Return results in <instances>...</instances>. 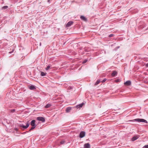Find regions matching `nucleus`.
<instances>
[{"label": "nucleus", "instance_id": "10", "mask_svg": "<svg viewBox=\"0 0 148 148\" xmlns=\"http://www.w3.org/2000/svg\"><path fill=\"white\" fill-rule=\"evenodd\" d=\"M90 145L89 143L85 144L84 145V148H90Z\"/></svg>", "mask_w": 148, "mask_h": 148}, {"label": "nucleus", "instance_id": "25", "mask_svg": "<svg viewBox=\"0 0 148 148\" xmlns=\"http://www.w3.org/2000/svg\"><path fill=\"white\" fill-rule=\"evenodd\" d=\"M114 36V34H110L109 36V37H111L113 36Z\"/></svg>", "mask_w": 148, "mask_h": 148}, {"label": "nucleus", "instance_id": "22", "mask_svg": "<svg viewBox=\"0 0 148 148\" xmlns=\"http://www.w3.org/2000/svg\"><path fill=\"white\" fill-rule=\"evenodd\" d=\"M15 111V109H12L10 110V112L11 113H13Z\"/></svg>", "mask_w": 148, "mask_h": 148}, {"label": "nucleus", "instance_id": "2", "mask_svg": "<svg viewBox=\"0 0 148 148\" xmlns=\"http://www.w3.org/2000/svg\"><path fill=\"white\" fill-rule=\"evenodd\" d=\"M37 120L41 121L42 122L44 123L45 121V119L44 117L42 116H39L37 118Z\"/></svg>", "mask_w": 148, "mask_h": 148}, {"label": "nucleus", "instance_id": "14", "mask_svg": "<svg viewBox=\"0 0 148 148\" xmlns=\"http://www.w3.org/2000/svg\"><path fill=\"white\" fill-rule=\"evenodd\" d=\"M30 90H32L36 89L35 86L33 85L29 87Z\"/></svg>", "mask_w": 148, "mask_h": 148}, {"label": "nucleus", "instance_id": "32", "mask_svg": "<svg viewBox=\"0 0 148 148\" xmlns=\"http://www.w3.org/2000/svg\"><path fill=\"white\" fill-rule=\"evenodd\" d=\"M116 48L117 49H118V48H119V46H118V47H117Z\"/></svg>", "mask_w": 148, "mask_h": 148}, {"label": "nucleus", "instance_id": "30", "mask_svg": "<svg viewBox=\"0 0 148 148\" xmlns=\"http://www.w3.org/2000/svg\"><path fill=\"white\" fill-rule=\"evenodd\" d=\"M47 2H48L50 3V0H47Z\"/></svg>", "mask_w": 148, "mask_h": 148}, {"label": "nucleus", "instance_id": "19", "mask_svg": "<svg viewBox=\"0 0 148 148\" xmlns=\"http://www.w3.org/2000/svg\"><path fill=\"white\" fill-rule=\"evenodd\" d=\"M36 127L35 126H32L31 129L29 130V132H30V131H31L32 130H33L34 129L35 127Z\"/></svg>", "mask_w": 148, "mask_h": 148}, {"label": "nucleus", "instance_id": "18", "mask_svg": "<svg viewBox=\"0 0 148 148\" xmlns=\"http://www.w3.org/2000/svg\"><path fill=\"white\" fill-rule=\"evenodd\" d=\"M8 8V7L7 6H3L2 8V10H5L7 9Z\"/></svg>", "mask_w": 148, "mask_h": 148}, {"label": "nucleus", "instance_id": "3", "mask_svg": "<svg viewBox=\"0 0 148 148\" xmlns=\"http://www.w3.org/2000/svg\"><path fill=\"white\" fill-rule=\"evenodd\" d=\"M29 121H27V123H26V125L25 126L24 125H19V126L20 127H23L24 129H25L27 128V127H28L29 125Z\"/></svg>", "mask_w": 148, "mask_h": 148}, {"label": "nucleus", "instance_id": "1", "mask_svg": "<svg viewBox=\"0 0 148 148\" xmlns=\"http://www.w3.org/2000/svg\"><path fill=\"white\" fill-rule=\"evenodd\" d=\"M133 121L139 122H144L146 123H148V122L145 120L142 119H136L133 120Z\"/></svg>", "mask_w": 148, "mask_h": 148}, {"label": "nucleus", "instance_id": "23", "mask_svg": "<svg viewBox=\"0 0 148 148\" xmlns=\"http://www.w3.org/2000/svg\"><path fill=\"white\" fill-rule=\"evenodd\" d=\"M106 80H107V79L106 78H105L103 80H102L101 81V82L102 83H103V82H105Z\"/></svg>", "mask_w": 148, "mask_h": 148}, {"label": "nucleus", "instance_id": "15", "mask_svg": "<svg viewBox=\"0 0 148 148\" xmlns=\"http://www.w3.org/2000/svg\"><path fill=\"white\" fill-rule=\"evenodd\" d=\"M101 82L100 80L98 79L97 80L95 84V85L96 86L98 85Z\"/></svg>", "mask_w": 148, "mask_h": 148}, {"label": "nucleus", "instance_id": "4", "mask_svg": "<svg viewBox=\"0 0 148 148\" xmlns=\"http://www.w3.org/2000/svg\"><path fill=\"white\" fill-rule=\"evenodd\" d=\"M85 135V132L84 131L81 132L79 135L80 138H82L84 137Z\"/></svg>", "mask_w": 148, "mask_h": 148}, {"label": "nucleus", "instance_id": "29", "mask_svg": "<svg viewBox=\"0 0 148 148\" xmlns=\"http://www.w3.org/2000/svg\"><path fill=\"white\" fill-rule=\"evenodd\" d=\"M15 130H16V131H17L18 130V129L17 128H15Z\"/></svg>", "mask_w": 148, "mask_h": 148}, {"label": "nucleus", "instance_id": "12", "mask_svg": "<svg viewBox=\"0 0 148 148\" xmlns=\"http://www.w3.org/2000/svg\"><path fill=\"white\" fill-rule=\"evenodd\" d=\"M80 18L81 19L84 21H86L87 20V19L83 16H81Z\"/></svg>", "mask_w": 148, "mask_h": 148}, {"label": "nucleus", "instance_id": "26", "mask_svg": "<svg viewBox=\"0 0 148 148\" xmlns=\"http://www.w3.org/2000/svg\"><path fill=\"white\" fill-rule=\"evenodd\" d=\"M143 148H148V145H145L143 147Z\"/></svg>", "mask_w": 148, "mask_h": 148}, {"label": "nucleus", "instance_id": "7", "mask_svg": "<svg viewBox=\"0 0 148 148\" xmlns=\"http://www.w3.org/2000/svg\"><path fill=\"white\" fill-rule=\"evenodd\" d=\"M131 83L130 81L128 80L125 82L124 84L125 85L129 86L131 85Z\"/></svg>", "mask_w": 148, "mask_h": 148}, {"label": "nucleus", "instance_id": "34", "mask_svg": "<svg viewBox=\"0 0 148 148\" xmlns=\"http://www.w3.org/2000/svg\"><path fill=\"white\" fill-rule=\"evenodd\" d=\"M25 132L23 133V134H25Z\"/></svg>", "mask_w": 148, "mask_h": 148}, {"label": "nucleus", "instance_id": "11", "mask_svg": "<svg viewBox=\"0 0 148 148\" xmlns=\"http://www.w3.org/2000/svg\"><path fill=\"white\" fill-rule=\"evenodd\" d=\"M84 104V103H80L78 105H77L76 106V108H82V106H83Z\"/></svg>", "mask_w": 148, "mask_h": 148}, {"label": "nucleus", "instance_id": "31", "mask_svg": "<svg viewBox=\"0 0 148 148\" xmlns=\"http://www.w3.org/2000/svg\"><path fill=\"white\" fill-rule=\"evenodd\" d=\"M146 67H148V64H146Z\"/></svg>", "mask_w": 148, "mask_h": 148}, {"label": "nucleus", "instance_id": "9", "mask_svg": "<svg viewBox=\"0 0 148 148\" xmlns=\"http://www.w3.org/2000/svg\"><path fill=\"white\" fill-rule=\"evenodd\" d=\"M117 72L116 71H112L111 75L112 77H114L117 75Z\"/></svg>", "mask_w": 148, "mask_h": 148}, {"label": "nucleus", "instance_id": "6", "mask_svg": "<svg viewBox=\"0 0 148 148\" xmlns=\"http://www.w3.org/2000/svg\"><path fill=\"white\" fill-rule=\"evenodd\" d=\"M73 22L72 21H70L66 25V27H70L73 24Z\"/></svg>", "mask_w": 148, "mask_h": 148}, {"label": "nucleus", "instance_id": "5", "mask_svg": "<svg viewBox=\"0 0 148 148\" xmlns=\"http://www.w3.org/2000/svg\"><path fill=\"white\" fill-rule=\"evenodd\" d=\"M140 137V136L139 135H137L136 136H134L132 137V141H134L135 140L138 139Z\"/></svg>", "mask_w": 148, "mask_h": 148}, {"label": "nucleus", "instance_id": "28", "mask_svg": "<svg viewBox=\"0 0 148 148\" xmlns=\"http://www.w3.org/2000/svg\"><path fill=\"white\" fill-rule=\"evenodd\" d=\"M14 49H13L12 51L9 52V53H11L14 52Z\"/></svg>", "mask_w": 148, "mask_h": 148}, {"label": "nucleus", "instance_id": "17", "mask_svg": "<svg viewBox=\"0 0 148 148\" xmlns=\"http://www.w3.org/2000/svg\"><path fill=\"white\" fill-rule=\"evenodd\" d=\"M51 106V104H48L45 106V108H47L50 107Z\"/></svg>", "mask_w": 148, "mask_h": 148}, {"label": "nucleus", "instance_id": "20", "mask_svg": "<svg viewBox=\"0 0 148 148\" xmlns=\"http://www.w3.org/2000/svg\"><path fill=\"white\" fill-rule=\"evenodd\" d=\"M50 65H48L47 66V67L45 69L46 70H48L50 68Z\"/></svg>", "mask_w": 148, "mask_h": 148}, {"label": "nucleus", "instance_id": "33", "mask_svg": "<svg viewBox=\"0 0 148 148\" xmlns=\"http://www.w3.org/2000/svg\"><path fill=\"white\" fill-rule=\"evenodd\" d=\"M41 45V43H40V46Z\"/></svg>", "mask_w": 148, "mask_h": 148}, {"label": "nucleus", "instance_id": "27", "mask_svg": "<svg viewBox=\"0 0 148 148\" xmlns=\"http://www.w3.org/2000/svg\"><path fill=\"white\" fill-rule=\"evenodd\" d=\"M87 60H86L83 61V63L84 64L85 63L87 62Z\"/></svg>", "mask_w": 148, "mask_h": 148}, {"label": "nucleus", "instance_id": "8", "mask_svg": "<svg viewBox=\"0 0 148 148\" xmlns=\"http://www.w3.org/2000/svg\"><path fill=\"white\" fill-rule=\"evenodd\" d=\"M36 121L34 120H32L31 123L30 125H32V126H35L36 127V125L35 123Z\"/></svg>", "mask_w": 148, "mask_h": 148}, {"label": "nucleus", "instance_id": "24", "mask_svg": "<svg viewBox=\"0 0 148 148\" xmlns=\"http://www.w3.org/2000/svg\"><path fill=\"white\" fill-rule=\"evenodd\" d=\"M120 80L119 79H117L115 80V82H119Z\"/></svg>", "mask_w": 148, "mask_h": 148}, {"label": "nucleus", "instance_id": "21", "mask_svg": "<svg viewBox=\"0 0 148 148\" xmlns=\"http://www.w3.org/2000/svg\"><path fill=\"white\" fill-rule=\"evenodd\" d=\"M65 141H64V140H62V141H61L60 142V143L61 144H64L65 143Z\"/></svg>", "mask_w": 148, "mask_h": 148}, {"label": "nucleus", "instance_id": "16", "mask_svg": "<svg viewBox=\"0 0 148 148\" xmlns=\"http://www.w3.org/2000/svg\"><path fill=\"white\" fill-rule=\"evenodd\" d=\"M46 74V73H45L41 71L40 75L42 76H45Z\"/></svg>", "mask_w": 148, "mask_h": 148}, {"label": "nucleus", "instance_id": "13", "mask_svg": "<svg viewBox=\"0 0 148 148\" xmlns=\"http://www.w3.org/2000/svg\"><path fill=\"white\" fill-rule=\"evenodd\" d=\"M71 109V108L70 107H69L67 108L66 110V112H70V110Z\"/></svg>", "mask_w": 148, "mask_h": 148}]
</instances>
